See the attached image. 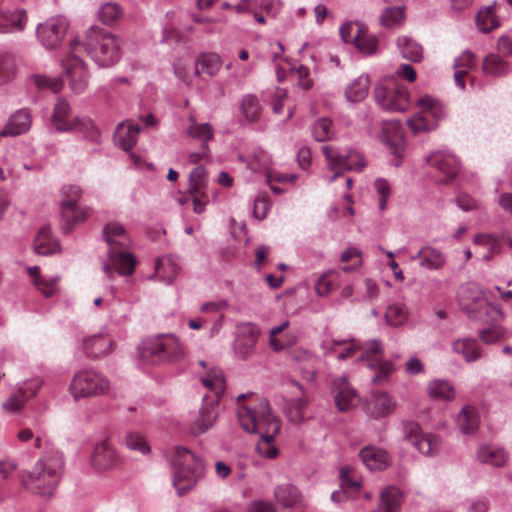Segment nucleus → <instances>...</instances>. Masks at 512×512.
I'll return each instance as SVG.
<instances>
[{
	"label": "nucleus",
	"mask_w": 512,
	"mask_h": 512,
	"mask_svg": "<svg viewBox=\"0 0 512 512\" xmlns=\"http://www.w3.org/2000/svg\"><path fill=\"white\" fill-rule=\"evenodd\" d=\"M237 415L245 431L261 436L256 444L258 454L268 459L275 458L278 455V448L274 445V438L280 432L281 422L271 412L268 400L261 398L254 407L241 405Z\"/></svg>",
	"instance_id": "obj_1"
},
{
	"label": "nucleus",
	"mask_w": 512,
	"mask_h": 512,
	"mask_svg": "<svg viewBox=\"0 0 512 512\" xmlns=\"http://www.w3.org/2000/svg\"><path fill=\"white\" fill-rule=\"evenodd\" d=\"M103 238L108 245L110 263L103 264V271L113 277L114 271L120 275H132L135 269V256L129 251L132 240L124 226L117 221H109L103 228Z\"/></svg>",
	"instance_id": "obj_2"
},
{
	"label": "nucleus",
	"mask_w": 512,
	"mask_h": 512,
	"mask_svg": "<svg viewBox=\"0 0 512 512\" xmlns=\"http://www.w3.org/2000/svg\"><path fill=\"white\" fill-rule=\"evenodd\" d=\"M63 469L62 454L52 450L38 459L32 470L22 476V483L33 493L51 496L60 481Z\"/></svg>",
	"instance_id": "obj_3"
},
{
	"label": "nucleus",
	"mask_w": 512,
	"mask_h": 512,
	"mask_svg": "<svg viewBox=\"0 0 512 512\" xmlns=\"http://www.w3.org/2000/svg\"><path fill=\"white\" fill-rule=\"evenodd\" d=\"M461 310L471 319L482 322H497L503 319L501 307L492 303L484 291L475 283H466L458 292Z\"/></svg>",
	"instance_id": "obj_4"
},
{
	"label": "nucleus",
	"mask_w": 512,
	"mask_h": 512,
	"mask_svg": "<svg viewBox=\"0 0 512 512\" xmlns=\"http://www.w3.org/2000/svg\"><path fill=\"white\" fill-rule=\"evenodd\" d=\"M81 49H84L100 67H109L114 65L121 56L120 39L99 27L88 29L85 41L81 43Z\"/></svg>",
	"instance_id": "obj_5"
},
{
	"label": "nucleus",
	"mask_w": 512,
	"mask_h": 512,
	"mask_svg": "<svg viewBox=\"0 0 512 512\" xmlns=\"http://www.w3.org/2000/svg\"><path fill=\"white\" fill-rule=\"evenodd\" d=\"M185 356L183 345L174 334H161L144 340L139 347V357L147 364L176 363Z\"/></svg>",
	"instance_id": "obj_6"
},
{
	"label": "nucleus",
	"mask_w": 512,
	"mask_h": 512,
	"mask_svg": "<svg viewBox=\"0 0 512 512\" xmlns=\"http://www.w3.org/2000/svg\"><path fill=\"white\" fill-rule=\"evenodd\" d=\"M172 466L173 485L179 495L190 491L205 472L203 460L184 447H176Z\"/></svg>",
	"instance_id": "obj_7"
},
{
	"label": "nucleus",
	"mask_w": 512,
	"mask_h": 512,
	"mask_svg": "<svg viewBox=\"0 0 512 512\" xmlns=\"http://www.w3.org/2000/svg\"><path fill=\"white\" fill-rule=\"evenodd\" d=\"M416 109L415 114L407 121L408 127L415 135L435 130L445 117L443 105L429 95H424L417 100Z\"/></svg>",
	"instance_id": "obj_8"
},
{
	"label": "nucleus",
	"mask_w": 512,
	"mask_h": 512,
	"mask_svg": "<svg viewBox=\"0 0 512 512\" xmlns=\"http://www.w3.org/2000/svg\"><path fill=\"white\" fill-rule=\"evenodd\" d=\"M321 150L329 169L335 171L328 179L329 183L340 177L344 171L361 172L367 165L363 155L355 149H349L343 154L335 146L324 145Z\"/></svg>",
	"instance_id": "obj_9"
},
{
	"label": "nucleus",
	"mask_w": 512,
	"mask_h": 512,
	"mask_svg": "<svg viewBox=\"0 0 512 512\" xmlns=\"http://www.w3.org/2000/svg\"><path fill=\"white\" fill-rule=\"evenodd\" d=\"M108 390V379L91 369L76 372L69 385V391L75 400L104 394Z\"/></svg>",
	"instance_id": "obj_10"
},
{
	"label": "nucleus",
	"mask_w": 512,
	"mask_h": 512,
	"mask_svg": "<svg viewBox=\"0 0 512 512\" xmlns=\"http://www.w3.org/2000/svg\"><path fill=\"white\" fill-rule=\"evenodd\" d=\"M382 352V342L373 339L366 343L364 351L358 358L359 362H365L367 368L375 371V374L371 377V382L375 385L385 383L393 371V364L381 358Z\"/></svg>",
	"instance_id": "obj_11"
},
{
	"label": "nucleus",
	"mask_w": 512,
	"mask_h": 512,
	"mask_svg": "<svg viewBox=\"0 0 512 512\" xmlns=\"http://www.w3.org/2000/svg\"><path fill=\"white\" fill-rule=\"evenodd\" d=\"M374 99L386 111L404 112L410 105L408 89L396 82L377 86L374 90Z\"/></svg>",
	"instance_id": "obj_12"
},
{
	"label": "nucleus",
	"mask_w": 512,
	"mask_h": 512,
	"mask_svg": "<svg viewBox=\"0 0 512 512\" xmlns=\"http://www.w3.org/2000/svg\"><path fill=\"white\" fill-rule=\"evenodd\" d=\"M81 51V42L74 39L70 43V53L61 61L71 88L77 92H82L88 85L89 75L84 62L79 58Z\"/></svg>",
	"instance_id": "obj_13"
},
{
	"label": "nucleus",
	"mask_w": 512,
	"mask_h": 512,
	"mask_svg": "<svg viewBox=\"0 0 512 512\" xmlns=\"http://www.w3.org/2000/svg\"><path fill=\"white\" fill-rule=\"evenodd\" d=\"M63 200L61 202L62 217L67 222L66 230L78 222L84 221L91 214L89 207H79L78 201L82 196V189L76 185H68L62 189Z\"/></svg>",
	"instance_id": "obj_14"
},
{
	"label": "nucleus",
	"mask_w": 512,
	"mask_h": 512,
	"mask_svg": "<svg viewBox=\"0 0 512 512\" xmlns=\"http://www.w3.org/2000/svg\"><path fill=\"white\" fill-rule=\"evenodd\" d=\"M403 437L422 455L434 456L440 451V439L434 434H423L418 423L403 422Z\"/></svg>",
	"instance_id": "obj_15"
},
{
	"label": "nucleus",
	"mask_w": 512,
	"mask_h": 512,
	"mask_svg": "<svg viewBox=\"0 0 512 512\" xmlns=\"http://www.w3.org/2000/svg\"><path fill=\"white\" fill-rule=\"evenodd\" d=\"M379 140L388 148L391 155L394 156L392 164L398 167L405 153L404 132L401 122L396 119L384 121Z\"/></svg>",
	"instance_id": "obj_16"
},
{
	"label": "nucleus",
	"mask_w": 512,
	"mask_h": 512,
	"mask_svg": "<svg viewBox=\"0 0 512 512\" xmlns=\"http://www.w3.org/2000/svg\"><path fill=\"white\" fill-rule=\"evenodd\" d=\"M68 26V21L64 17H51L38 25L36 35L45 48L53 49L62 43Z\"/></svg>",
	"instance_id": "obj_17"
},
{
	"label": "nucleus",
	"mask_w": 512,
	"mask_h": 512,
	"mask_svg": "<svg viewBox=\"0 0 512 512\" xmlns=\"http://www.w3.org/2000/svg\"><path fill=\"white\" fill-rule=\"evenodd\" d=\"M207 171L203 166L194 168L189 177V193L193 201V210L197 214L205 211L209 201L206 193Z\"/></svg>",
	"instance_id": "obj_18"
},
{
	"label": "nucleus",
	"mask_w": 512,
	"mask_h": 512,
	"mask_svg": "<svg viewBox=\"0 0 512 512\" xmlns=\"http://www.w3.org/2000/svg\"><path fill=\"white\" fill-rule=\"evenodd\" d=\"M259 335L260 331L255 324L242 323L238 325L234 341V352L238 358L245 360L253 353Z\"/></svg>",
	"instance_id": "obj_19"
},
{
	"label": "nucleus",
	"mask_w": 512,
	"mask_h": 512,
	"mask_svg": "<svg viewBox=\"0 0 512 512\" xmlns=\"http://www.w3.org/2000/svg\"><path fill=\"white\" fill-rule=\"evenodd\" d=\"M397 406L393 396L387 392L377 391L371 394L365 404L366 413L374 419H381L392 414Z\"/></svg>",
	"instance_id": "obj_20"
},
{
	"label": "nucleus",
	"mask_w": 512,
	"mask_h": 512,
	"mask_svg": "<svg viewBox=\"0 0 512 512\" xmlns=\"http://www.w3.org/2000/svg\"><path fill=\"white\" fill-rule=\"evenodd\" d=\"M332 392L335 394V404L339 411H348L358 404V394L345 377L333 381Z\"/></svg>",
	"instance_id": "obj_21"
},
{
	"label": "nucleus",
	"mask_w": 512,
	"mask_h": 512,
	"mask_svg": "<svg viewBox=\"0 0 512 512\" xmlns=\"http://www.w3.org/2000/svg\"><path fill=\"white\" fill-rule=\"evenodd\" d=\"M203 401L204 404L191 425V433L194 435L202 434L212 428L218 416L216 399H209L206 395Z\"/></svg>",
	"instance_id": "obj_22"
},
{
	"label": "nucleus",
	"mask_w": 512,
	"mask_h": 512,
	"mask_svg": "<svg viewBox=\"0 0 512 512\" xmlns=\"http://www.w3.org/2000/svg\"><path fill=\"white\" fill-rule=\"evenodd\" d=\"M426 162L428 165L445 175L447 179L454 178L459 169L458 159L448 151L432 152L427 157Z\"/></svg>",
	"instance_id": "obj_23"
},
{
	"label": "nucleus",
	"mask_w": 512,
	"mask_h": 512,
	"mask_svg": "<svg viewBox=\"0 0 512 512\" xmlns=\"http://www.w3.org/2000/svg\"><path fill=\"white\" fill-rule=\"evenodd\" d=\"M119 462V458L107 441L98 443L91 456V465L98 471L112 469Z\"/></svg>",
	"instance_id": "obj_24"
},
{
	"label": "nucleus",
	"mask_w": 512,
	"mask_h": 512,
	"mask_svg": "<svg viewBox=\"0 0 512 512\" xmlns=\"http://www.w3.org/2000/svg\"><path fill=\"white\" fill-rule=\"evenodd\" d=\"M411 260H418L419 265L427 270H439L446 264L444 253L429 245L423 246L415 255L411 256Z\"/></svg>",
	"instance_id": "obj_25"
},
{
	"label": "nucleus",
	"mask_w": 512,
	"mask_h": 512,
	"mask_svg": "<svg viewBox=\"0 0 512 512\" xmlns=\"http://www.w3.org/2000/svg\"><path fill=\"white\" fill-rule=\"evenodd\" d=\"M310 398L307 394L301 392L300 396L293 397L285 401L284 413L292 423H301L308 416V407Z\"/></svg>",
	"instance_id": "obj_26"
},
{
	"label": "nucleus",
	"mask_w": 512,
	"mask_h": 512,
	"mask_svg": "<svg viewBox=\"0 0 512 512\" xmlns=\"http://www.w3.org/2000/svg\"><path fill=\"white\" fill-rule=\"evenodd\" d=\"M359 457L369 470H384L391 463L388 453L375 446H366L361 449Z\"/></svg>",
	"instance_id": "obj_27"
},
{
	"label": "nucleus",
	"mask_w": 512,
	"mask_h": 512,
	"mask_svg": "<svg viewBox=\"0 0 512 512\" xmlns=\"http://www.w3.org/2000/svg\"><path fill=\"white\" fill-rule=\"evenodd\" d=\"M26 20L24 9L9 11L0 6V33L22 31L25 28Z\"/></svg>",
	"instance_id": "obj_28"
},
{
	"label": "nucleus",
	"mask_w": 512,
	"mask_h": 512,
	"mask_svg": "<svg viewBox=\"0 0 512 512\" xmlns=\"http://www.w3.org/2000/svg\"><path fill=\"white\" fill-rule=\"evenodd\" d=\"M27 272L32 279L35 288L41 292L45 297H52L58 293L59 276H43L39 273L38 266H31L27 268Z\"/></svg>",
	"instance_id": "obj_29"
},
{
	"label": "nucleus",
	"mask_w": 512,
	"mask_h": 512,
	"mask_svg": "<svg viewBox=\"0 0 512 512\" xmlns=\"http://www.w3.org/2000/svg\"><path fill=\"white\" fill-rule=\"evenodd\" d=\"M140 127L131 121L119 124L114 133L115 143L125 151L131 150L137 143Z\"/></svg>",
	"instance_id": "obj_30"
},
{
	"label": "nucleus",
	"mask_w": 512,
	"mask_h": 512,
	"mask_svg": "<svg viewBox=\"0 0 512 512\" xmlns=\"http://www.w3.org/2000/svg\"><path fill=\"white\" fill-rule=\"evenodd\" d=\"M356 32L353 42L356 48L365 55H375L378 52V39L368 33V27L360 22H355Z\"/></svg>",
	"instance_id": "obj_31"
},
{
	"label": "nucleus",
	"mask_w": 512,
	"mask_h": 512,
	"mask_svg": "<svg viewBox=\"0 0 512 512\" xmlns=\"http://www.w3.org/2000/svg\"><path fill=\"white\" fill-rule=\"evenodd\" d=\"M452 350L468 363L475 362L483 356L477 340L469 337L454 340L452 342Z\"/></svg>",
	"instance_id": "obj_32"
},
{
	"label": "nucleus",
	"mask_w": 512,
	"mask_h": 512,
	"mask_svg": "<svg viewBox=\"0 0 512 512\" xmlns=\"http://www.w3.org/2000/svg\"><path fill=\"white\" fill-rule=\"evenodd\" d=\"M476 458L483 464H488L494 467H501L507 463L508 454L503 448L489 444H483L477 449Z\"/></svg>",
	"instance_id": "obj_33"
},
{
	"label": "nucleus",
	"mask_w": 512,
	"mask_h": 512,
	"mask_svg": "<svg viewBox=\"0 0 512 512\" xmlns=\"http://www.w3.org/2000/svg\"><path fill=\"white\" fill-rule=\"evenodd\" d=\"M32 124V117L30 111L28 109L22 108L13 113L7 124H6V132L9 133V136H18L23 133H26Z\"/></svg>",
	"instance_id": "obj_34"
},
{
	"label": "nucleus",
	"mask_w": 512,
	"mask_h": 512,
	"mask_svg": "<svg viewBox=\"0 0 512 512\" xmlns=\"http://www.w3.org/2000/svg\"><path fill=\"white\" fill-rule=\"evenodd\" d=\"M36 254L47 256L59 251V243L52 237L49 227H42L33 242Z\"/></svg>",
	"instance_id": "obj_35"
},
{
	"label": "nucleus",
	"mask_w": 512,
	"mask_h": 512,
	"mask_svg": "<svg viewBox=\"0 0 512 512\" xmlns=\"http://www.w3.org/2000/svg\"><path fill=\"white\" fill-rule=\"evenodd\" d=\"M370 79L368 75H360L352 80L345 88V97L350 103L363 101L369 92Z\"/></svg>",
	"instance_id": "obj_36"
},
{
	"label": "nucleus",
	"mask_w": 512,
	"mask_h": 512,
	"mask_svg": "<svg viewBox=\"0 0 512 512\" xmlns=\"http://www.w3.org/2000/svg\"><path fill=\"white\" fill-rule=\"evenodd\" d=\"M222 67V59L216 53L201 54L195 62V74L201 76L207 74L213 77L218 74Z\"/></svg>",
	"instance_id": "obj_37"
},
{
	"label": "nucleus",
	"mask_w": 512,
	"mask_h": 512,
	"mask_svg": "<svg viewBox=\"0 0 512 512\" xmlns=\"http://www.w3.org/2000/svg\"><path fill=\"white\" fill-rule=\"evenodd\" d=\"M70 105L65 99H58L52 114V127L56 132H70L72 120L68 119Z\"/></svg>",
	"instance_id": "obj_38"
},
{
	"label": "nucleus",
	"mask_w": 512,
	"mask_h": 512,
	"mask_svg": "<svg viewBox=\"0 0 512 512\" xmlns=\"http://www.w3.org/2000/svg\"><path fill=\"white\" fill-rule=\"evenodd\" d=\"M71 126V131L82 134L84 139L94 143L100 142V131L89 117H75L71 122Z\"/></svg>",
	"instance_id": "obj_39"
},
{
	"label": "nucleus",
	"mask_w": 512,
	"mask_h": 512,
	"mask_svg": "<svg viewBox=\"0 0 512 512\" xmlns=\"http://www.w3.org/2000/svg\"><path fill=\"white\" fill-rule=\"evenodd\" d=\"M405 6L386 7L379 16V25L386 29H398L405 22Z\"/></svg>",
	"instance_id": "obj_40"
},
{
	"label": "nucleus",
	"mask_w": 512,
	"mask_h": 512,
	"mask_svg": "<svg viewBox=\"0 0 512 512\" xmlns=\"http://www.w3.org/2000/svg\"><path fill=\"white\" fill-rule=\"evenodd\" d=\"M482 70L489 76L503 77L510 73L511 68L509 62L501 58L498 54L491 53L484 58Z\"/></svg>",
	"instance_id": "obj_41"
},
{
	"label": "nucleus",
	"mask_w": 512,
	"mask_h": 512,
	"mask_svg": "<svg viewBox=\"0 0 512 512\" xmlns=\"http://www.w3.org/2000/svg\"><path fill=\"white\" fill-rule=\"evenodd\" d=\"M157 277L166 284H171L177 277L180 267L171 256L158 258L155 263Z\"/></svg>",
	"instance_id": "obj_42"
},
{
	"label": "nucleus",
	"mask_w": 512,
	"mask_h": 512,
	"mask_svg": "<svg viewBox=\"0 0 512 512\" xmlns=\"http://www.w3.org/2000/svg\"><path fill=\"white\" fill-rule=\"evenodd\" d=\"M112 341L103 335H93L83 340V346L91 357H100L112 351Z\"/></svg>",
	"instance_id": "obj_43"
},
{
	"label": "nucleus",
	"mask_w": 512,
	"mask_h": 512,
	"mask_svg": "<svg viewBox=\"0 0 512 512\" xmlns=\"http://www.w3.org/2000/svg\"><path fill=\"white\" fill-rule=\"evenodd\" d=\"M396 44L401 56L404 59L412 62H420L422 60V46L411 37L400 36L397 38Z\"/></svg>",
	"instance_id": "obj_44"
},
{
	"label": "nucleus",
	"mask_w": 512,
	"mask_h": 512,
	"mask_svg": "<svg viewBox=\"0 0 512 512\" xmlns=\"http://www.w3.org/2000/svg\"><path fill=\"white\" fill-rule=\"evenodd\" d=\"M240 112L242 117L249 123L260 120L262 115V106L259 98L254 94H246L241 99Z\"/></svg>",
	"instance_id": "obj_45"
},
{
	"label": "nucleus",
	"mask_w": 512,
	"mask_h": 512,
	"mask_svg": "<svg viewBox=\"0 0 512 512\" xmlns=\"http://www.w3.org/2000/svg\"><path fill=\"white\" fill-rule=\"evenodd\" d=\"M289 321H284L278 326L273 327L269 333V346L272 350L279 352L292 346L296 339L293 335L285 334L283 337L278 335L289 327Z\"/></svg>",
	"instance_id": "obj_46"
},
{
	"label": "nucleus",
	"mask_w": 512,
	"mask_h": 512,
	"mask_svg": "<svg viewBox=\"0 0 512 512\" xmlns=\"http://www.w3.org/2000/svg\"><path fill=\"white\" fill-rule=\"evenodd\" d=\"M427 393L435 400L450 401L455 397V389L450 381L443 379L431 380L427 385Z\"/></svg>",
	"instance_id": "obj_47"
},
{
	"label": "nucleus",
	"mask_w": 512,
	"mask_h": 512,
	"mask_svg": "<svg viewBox=\"0 0 512 512\" xmlns=\"http://www.w3.org/2000/svg\"><path fill=\"white\" fill-rule=\"evenodd\" d=\"M457 425L463 434H473L479 426V416L476 409L466 405L457 417Z\"/></svg>",
	"instance_id": "obj_48"
},
{
	"label": "nucleus",
	"mask_w": 512,
	"mask_h": 512,
	"mask_svg": "<svg viewBox=\"0 0 512 512\" xmlns=\"http://www.w3.org/2000/svg\"><path fill=\"white\" fill-rule=\"evenodd\" d=\"M361 348V345L354 339H333L330 343L331 352L340 361H344L350 358L356 351L360 350Z\"/></svg>",
	"instance_id": "obj_49"
},
{
	"label": "nucleus",
	"mask_w": 512,
	"mask_h": 512,
	"mask_svg": "<svg viewBox=\"0 0 512 512\" xmlns=\"http://www.w3.org/2000/svg\"><path fill=\"white\" fill-rule=\"evenodd\" d=\"M274 495L276 501L284 508L292 507L300 502L299 490L291 484L277 486Z\"/></svg>",
	"instance_id": "obj_50"
},
{
	"label": "nucleus",
	"mask_w": 512,
	"mask_h": 512,
	"mask_svg": "<svg viewBox=\"0 0 512 512\" xmlns=\"http://www.w3.org/2000/svg\"><path fill=\"white\" fill-rule=\"evenodd\" d=\"M408 309L404 303L396 302L387 306L385 321L391 327H399L408 320Z\"/></svg>",
	"instance_id": "obj_51"
},
{
	"label": "nucleus",
	"mask_w": 512,
	"mask_h": 512,
	"mask_svg": "<svg viewBox=\"0 0 512 512\" xmlns=\"http://www.w3.org/2000/svg\"><path fill=\"white\" fill-rule=\"evenodd\" d=\"M123 16V9L117 2H107L98 10L99 20L108 26L117 25Z\"/></svg>",
	"instance_id": "obj_52"
},
{
	"label": "nucleus",
	"mask_w": 512,
	"mask_h": 512,
	"mask_svg": "<svg viewBox=\"0 0 512 512\" xmlns=\"http://www.w3.org/2000/svg\"><path fill=\"white\" fill-rule=\"evenodd\" d=\"M496 5L487 6L481 9L476 15V25L482 32H490L500 26V22L495 14Z\"/></svg>",
	"instance_id": "obj_53"
},
{
	"label": "nucleus",
	"mask_w": 512,
	"mask_h": 512,
	"mask_svg": "<svg viewBox=\"0 0 512 512\" xmlns=\"http://www.w3.org/2000/svg\"><path fill=\"white\" fill-rule=\"evenodd\" d=\"M186 133L189 137L198 139L202 143L208 144V141L214 137V129L209 123H197L192 117Z\"/></svg>",
	"instance_id": "obj_54"
},
{
	"label": "nucleus",
	"mask_w": 512,
	"mask_h": 512,
	"mask_svg": "<svg viewBox=\"0 0 512 512\" xmlns=\"http://www.w3.org/2000/svg\"><path fill=\"white\" fill-rule=\"evenodd\" d=\"M312 135L318 142L329 141L334 138L335 129L332 120L320 118L312 126Z\"/></svg>",
	"instance_id": "obj_55"
},
{
	"label": "nucleus",
	"mask_w": 512,
	"mask_h": 512,
	"mask_svg": "<svg viewBox=\"0 0 512 512\" xmlns=\"http://www.w3.org/2000/svg\"><path fill=\"white\" fill-rule=\"evenodd\" d=\"M340 284V276L337 272H329L323 274L315 284L316 293L319 296H327L338 288Z\"/></svg>",
	"instance_id": "obj_56"
},
{
	"label": "nucleus",
	"mask_w": 512,
	"mask_h": 512,
	"mask_svg": "<svg viewBox=\"0 0 512 512\" xmlns=\"http://www.w3.org/2000/svg\"><path fill=\"white\" fill-rule=\"evenodd\" d=\"M202 384L213 391L218 397L225 388L224 375L221 370L213 368L205 376L201 377Z\"/></svg>",
	"instance_id": "obj_57"
},
{
	"label": "nucleus",
	"mask_w": 512,
	"mask_h": 512,
	"mask_svg": "<svg viewBox=\"0 0 512 512\" xmlns=\"http://www.w3.org/2000/svg\"><path fill=\"white\" fill-rule=\"evenodd\" d=\"M350 469L347 467H342L339 471L340 478V488L343 490V493L347 495V497H354L355 494L358 493L361 483L358 480H355L350 475Z\"/></svg>",
	"instance_id": "obj_58"
},
{
	"label": "nucleus",
	"mask_w": 512,
	"mask_h": 512,
	"mask_svg": "<svg viewBox=\"0 0 512 512\" xmlns=\"http://www.w3.org/2000/svg\"><path fill=\"white\" fill-rule=\"evenodd\" d=\"M474 244L483 246L492 255L500 254L502 245L499 238L494 234L479 233L474 236Z\"/></svg>",
	"instance_id": "obj_59"
},
{
	"label": "nucleus",
	"mask_w": 512,
	"mask_h": 512,
	"mask_svg": "<svg viewBox=\"0 0 512 512\" xmlns=\"http://www.w3.org/2000/svg\"><path fill=\"white\" fill-rule=\"evenodd\" d=\"M32 81L39 89L51 90L53 93L60 92L63 87L62 81L57 77L35 75L32 77Z\"/></svg>",
	"instance_id": "obj_60"
},
{
	"label": "nucleus",
	"mask_w": 512,
	"mask_h": 512,
	"mask_svg": "<svg viewBox=\"0 0 512 512\" xmlns=\"http://www.w3.org/2000/svg\"><path fill=\"white\" fill-rule=\"evenodd\" d=\"M126 446L134 451H139L142 454L150 453V446L145 439L137 432H129L125 437Z\"/></svg>",
	"instance_id": "obj_61"
},
{
	"label": "nucleus",
	"mask_w": 512,
	"mask_h": 512,
	"mask_svg": "<svg viewBox=\"0 0 512 512\" xmlns=\"http://www.w3.org/2000/svg\"><path fill=\"white\" fill-rule=\"evenodd\" d=\"M15 65L11 55L0 53V83L9 81L14 76Z\"/></svg>",
	"instance_id": "obj_62"
},
{
	"label": "nucleus",
	"mask_w": 512,
	"mask_h": 512,
	"mask_svg": "<svg viewBox=\"0 0 512 512\" xmlns=\"http://www.w3.org/2000/svg\"><path fill=\"white\" fill-rule=\"evenodd\" d=\"M477 64V58L475 54L470 50H465L462 54L454 60L455 70H466L468 73L474 69Z\"/></svg>",
	"instance_id": "obj_63"
},
{
	"label": "nucleus",
	"mask_w": 512,
	"mask_h": 512,
	"mask_svg": "<svg viewBox=\"0 0 512 512\" xmlns=\"http://www.w3.org/2000/svg\"><path fill=\"white\" fill-rule=\"evenodd\" d=\"M374 188L379 195V209L384 211L387 208V201L391 195V187L386 179L378 178L374 182Z\"/></svg>",
	"instance_id": "obj_64"
}]
</instances>
